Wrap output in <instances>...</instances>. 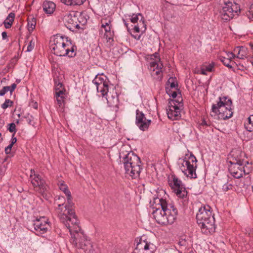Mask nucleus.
Segmentation results:
<instances>
[{
  "label": "nucleus",
  "instance_id": "obj_36",
  "mask_svg": "<svg viewBox=\"0 0 253 253\" xmlns=\"http://www.w3.org/2000/svg\"><path fill=\"white\" fill-rule=\"evenodd\" d=\"M13 102L9 99H6L5 102L1 105V108L3 109H5L8 107H10L12 105Z\"/></svg>",
  "mask_w": 253,
  "mask_h": 253
},
{
  "label": "nucleus",
  "instance_id": "obj_21",
  "mask_svg": "<svg viewBox=\"0 0 253 253\" xmlns=\"http://www.w3.org/2000/svg\"><path fill=\"white\" fill-rule=\"evenodd\" d=\"M78 19L77 23L81 27V25L84 26L87 22L89 17L85 12H79V15L76 14Z\"/></svg>",
  "mask_w": 253,
  "mask_h": 253
},
{
  "label": "nucleus",
  "instance_id": "obj_49",
  "mask_svg": "<svg viewBox=\"0 0 253 253\" xmlns=\"http://www.w3.org/2000/svg\"><path fill=\"white\" fill-rule=\"evenodd\" d=\"M240 52L241 50H239L237 57L240 59H243L244 55L243 54H240Z\"/></svg>",
  "mask_w": 253,
  "mask_h": 253
},
{
  "label": "nucleus",
  "instance_id": "obj_7",
  "mask_svg": "<svg viewBox=\"0 0 253 253\" xmlns=\"http://www.w3.org/2000/svg\"><path fill=\"white\" fill-rule=\"evenodd\" d=\"M197 160L192 153L186 155L184 158H180L178 164L181 171L191 178H197L196 170Z\"/></svg>",
  "mask_w": 253,
  "mask_h": 253
},
{
  "label": "nucleus",
  "instance_id": "obj_48",
  "mask_svg": "<svg viewBox=\"0 0 253 253\" xmlns=\"http://www.w3.org/2000/svg\"><path fill=\"white\" fill-rule=\"evenodd\" d=\"M134 31L137 33H139L140 32V29L138 25H136L134 26Z\"/></svg>",
  "mask_w": 253,
  "mask_h": 253
},
{
  "label": "nucleus",
  "instance_id": "obj_46",
  "mask_svg": "<svg viewBox=\"0 0 253 253\" xmlns=\"http://www.w3.org/2000/svg\"><path fill=\"white\" fill-rule=\"evenodd\" d=\"M170 96L172 98H175L177 96V93L176 91H173L171 93H170Z\"/></svg>",
  "mask_w": 253,
  "mask_h": 253
},
{
  "label": "nucleus",
  "instance_id": "obj_47",
  "mask_svg": "<svg viewBox=\"0 0 253 253\" xmlns=\"http://www.w3.org/2000/svg\"><path fill=\"white\" fill-rule=\"evenodd\" d=\"M166 91L167 93L170 96V93L173 91L171 90L170 88H169L168 87H166Z\"/></svg>",
  "mask_w": 253,
  "mask_h": 253
},
{
  "label": "nucleus",
  "instance_id": "obj_30",
  "mask_svg": "<svg viewBox=\"0 0 253 253\" xmlns=\"http://www.w3.org/2000/svg\"><path fill=\"white\" fill-rule=\"evenodd\" d=\"M92 83L95 85L105 84L108 83L106 77H101L96 76L93 80Z\"/></svg>",
  "mask_w": 253,
  "mask_h": 253
},
{
  "label": "nucleus",
  "instance_id": "obj_45",
  "mask_svg": "<svg viewBox=\"0 0 253 253\" xmlns=\"http://www.w3.org/2000/svg\"><path fill=\"white\" fill-rule=\"evenodd\" d=\"M14 134H13L12 135V139H11V143L10 144H11L12 145H13V144L16 143V141H17V139H16V137H14Z\"/></svg>",
  "mask_w": 253,
  "mask_h": 253
},
{
  "label": "nucleus",
  "instance_id": "obj_56",
  "mask_svg": "<svg viewBox=\"0 0 253 253\" xmlns=\"http://www.w3.org/2000/svg\"><path fill=\"white\" fill-rule=\"evenodd\" d=\"M125 25H126V26H127V23H125Z\"/></svg>",
  "mask_w": 253,
  "mask_h": 253
},
{
  "label": "nucleus",
  "instance_id": "obj_50",
  "mask_svg": "<svg viewBox=\"0 0 253 253\" xmlns=\"http://www.w3.org/2000/svg\"><path fill=\"white\" fill-rule=\"evenodd\" d=\"M1 35L3 39H5L7 37V33L5 32H3L1 34Z\"/></svg>",
  "mask_w": 253,
  "mask_h": 253
},
{
  "label": "nucleus",
  "instance_id": "obj_27",
  "mask_svg": "<svg viewBox=\"0 0 253 253\" xmlns=\"http://www.w3.org/2000/svg\"><path fill=\"white\" fill-rule=\"evenodd\" d=\"M28 21V29L29 32L33 31V30L35 28L36 24V18L34 17L33 16L30 15L27 18Z\"/></svg>",
  "mask_w": 253,
  "mask_h": 253
},
{
  "label": "nucleus",
  "instance_id": "obj_1",
  "mask_svg": "<svg viewBox=\"0 0 253 253\" xmlns=\"http://www.w3.org/2000/svg\"><path fill=\"white\" fill-rule=\"evenodd\" d=\"M65 198L59 196L56 200L58 207L56 212L60 221L69 230L71 234L70 243L76 248L82 249L85 253H100L96 245H92L86 239L72 208L73 203L64 205Z\"/></svg>",
  "mask_w": 253,
  "mask_h": 253
},
{
  "label": "nucleus",
  "instance_id": "obj_53",
  "mask_svg": "<svg viewBox=\"0 0 253 253\" xmlns=\"http://www.w3.org/2000/svg\"><path fill=\"white\" fill-rule=\"evenodd\" d=\"M62 86V84L61 83H58L57 84V89H59V88L60 87H61Z\"/></svg>",
  "mask_w": 253,
  "mask_h": 253
},
{
  "label": "nucleus",
  "instance_id": "obj_16",
  "mask_svg": "<svg viewBox=\"0 0 253 253\" xmlns=\"http://www.w3.org/2000/svg\"><path fill=\"white\" fill-rule=\"evenodd\" d=\"M153 244L141 238L137 244L134 253H153Z\"/></svg>",
  "mask_w": 253,
  "mask_h": 253
},
{
  "label": "nucleus",
  "instance_id": "obj_17",
  "mask_svg": "<svg viewBox=\"0 0 253 253\" xmlns=\"http://www.w3.org/2000/svg\"><path fill=\"white\" fill-rule=\"evenodd\" d=\"M162 63L151 62L149 69L151 71V75L156 79L161 80L162 76Z\"/></svg>",
  "mask_w": 253,
  "mask_h": 253
},
{
  "label": "nucleus",
  "instance_id": "obj_24",
  "mask_svg": "<svg viewBox=\"0 0 253 253\" xmlns=\"http://www.w3.org/2000/svg\"><path fill=\"white\" fill-rule=\"evenodd\" d=\"M214 63L211 62L210 64H204L201 67V74L206 75L207 72H212L214 70Z\"/></svg>",
  "mask_w": 253,
  "mask_h": 253
},
{
  "label": "nucleus",
  "instance_id": "obj_20",
  "mask_svg": "<svg viewBox=\"0 0 253 253\" xmlns=\"http://www.w3.org/2000/svg\"><path fill=\"white\" fill-rule=\"evenodd\" d=\"M42 7L44 11L46 13L50 14L54 12L55 8V4L51 1H44Z\"/></svg>",
  "mask_w": 253,
  "mask_h": 253
},
{
  "label": "nucleus",
  "instance_id": "obj_6",
  "mask_svg": "<svg viewBox=\"0 0 253 253\" xmlns=\"http://www.w3.org/2000/svg\"><path fill=\"white\" fill-rule=\"evenodd\" d=\"M51 47L54 53L57 56H66L72 57L76 55L74 47L71 44L67 43V39H64L62 36L56 35L53 40Z\"/></svg>",
  "mask_w": 253,
  "mask_h": 253
},
{
  "label": "nucleus",
  "instance_id": "obj_52",
  "mask_svg": "<svg viewBox=\"0 0 253 253\" xmlns=\"http://www.w3.org/2000/svg\"><path fill=\"white\" fill-rule=\"evenodd\" d=\"M4 172V170L3 169L0 168V177L3 175Z\"/></svg>",
  "mask_w": 253,
  "mask_h": 253
},
{
  "label": "nucleus",
  "instance_id": "obj_55",
  "mask_svg": "<svg viewBox=\"0 0 253 253\" xmlns=\"http://www.w3.org/2000/svg\"><path fill=\"white\" fill-rule=\"evenodd\" d=\"M2 140V138L1 137V133H0V141H1Z\"/></svg>",
  "mask_w": 253,
  "mask_h": 253
},
{
  "label": "nucleus",
  "instance_id": "obj_33",
  "mask_svg": "<svg viewBox=\"0 0 253 253\" xmlns=\"http://www.w3.org/2000/svg\"><path fill=\"white\" fill-rule=\"evenodd\" d=\"M245 127L249 131H253V114L248 118V123L245 125Z\"/></svg>",
  "mask_w": 253,
  "mask_h": 253
},
{
  "label": "nucleus",
  "instance_id": "obj_34",
  "mask_svg": "<svg viewBox=\"0 0 253 253\" xmlns=\"http://www.w3.org/2000/svg\"><path fill=\"white\" fill-rule=\"evenodd\" d=\"M220 61L223 63V64L226 67L232 68V66L230 65L231 60L229 58H226L223 56L220 57Z\"/></svg>",
  "mask_w": 253,
  "mask_h": 253
},
{
  "label": "nucleus",
  "instance_id": "obj_41",
  "mask_svg": "<svg viewBox=\"0 0 253 253\" xmlns=\"http://www.w3.org/2000/svg\"><path fill=\"white\" fill-rule=\"evenodd\" d=\"M64 94V91L62 90H59L58 91H56L55 95V97H63V94Z\"/></svg>",
  "mask_w": 253,
  "mask_h": 253
},
{
  "label": "nucleus",
  "instance_id": "obj_37",
  "mask_svg": "<svg viewBox=\"0 0 253 253\" xmlns=\"http://www.w3.org/2000/svg\"><path fill=\"white\" fill-rule=\"evenodd\" d=\"M233 188V185L231 184L228 183H225L222 186V190L223 192H227L228 190H232Z\"/></svg>",
  "mask_w": 253,
  "mask_h": 253
},
{
  "label": "nucleus",
  "instance_id": "obj_54",
  "mask_svg": "<svg viewBox=\"0 0 253 253\" xmlns=\"http://www.w3.org/2000/svg\"><path fill=\"white\" fill-rule=\"evenodd\" d=\"M34 108L35 109H37L38 108V104L36 102L35 103V104H34Z\"/></svg>",
  "mask_w": 253,
  "mask_h": 253
},
{
  "label": "nucleus",
  "instance_id": "obj_29",
  "mask_svg": "<svg viewBox=\"0 0 253 253\" xmlns=\"http://www.w3.org/2000/svg\"><path fill=\"white\" fill-rule=\"evenodd\" d=\"M16 84H13L10 86H5L0 90V96H3L6 92L10 91L11 94L16 87Z\"/></svg>",
  "mask_w": 253,
  "mask_h": 253
},
{
  "label": "nucleus",
  "instance_id": "obj_13",
  "mask_svg": "<svg viewBox=\"0 0 253 253\" xmlns=\"http://www.w3.org/2000/svg\"><path fill=\"white\" fill-rule=\"evenodd\" d=\"M79 15V12L76 11H71L66 13L63 17V21L66 27L70 30L74 31L75 30L79 29H83L78 25L77 23L78 19L77 15Z\"/></svg>",
  "mask_w": 253,
  "mask_h": 253
},
{
  "label": "nucleus",
  "instance_id": "obj_4",
  "mask_svg": "<svg viewBox=\"0 0 253 253\" xmlns=\"http://www.w3.org/2000/svg\"><path fill=\"white\" fill-rule=\"evenodd\" d=\"M232 102L226 96L220 97L216 104H213L211 115L219 119L226 120L233 116Z\"/></svg>",
  "mask_w": 253,
  "mask_h": 253
},
{
  "label": "nucleus",
  "instance_id": "obj_8",
  "mask_svg": "<svg viewBox=\"0 0 253 253\" xmlns=\"http://www.w3.org/2000/svg\"><path fill=\"white\" fill-rule=\"evenodd\" d=\"M241 154V152L238 150L232 151L231 155V159L229 162L231 164L229 169L231 174L236 178H240L243 176L245 173L244 168L242 167L244 165V161L238 157V155Z\"/></svg>",
  "mask_w": 253,
  "mask_h": 253
},
{
  "label": "nucleus",
  "instance_id": "obj_26",
  "mask_svg": "<svg viewBox=\"0 0 253 253\" xmlns=\"http://www.w3.org/2000/svg\"><path fill=\"white\" fill-rule=\"evenodd\" d=\"M97 92H100L103 97L105 96L109 92L108 83L105 84L95 85Z\"/></svg>",
  "mask_w": 253,
  "mask_h": 253
},
{
  "label": "nucleus",
  "instance_id": "obj_42",
  "mask_svg": "<svg viewBox=\"0 0 253 253\" xmlns=\"http://www.w3.org/2000/svg\"><path fill=\"white\" fill-rule=\"evenodd\" d=\"M200 125L206 127L210 126V123L208 121H206L205 119H202V122Z\"/></svg>",
  "mask_w": 253,
  "mask_h": 253
},
{
  "label": "nucleus",
  "instance_id": "obj_58",
  "mask_svg": "<svg viewBox=\"0 0 253 253\" xmlns=\"http://www.w3.org/2000/svg\"><path fill=\"white\" fill-rule=\"evenodd\" d=\"M252 47L253 48V45H252Z\"/></svg>",
  "mask_w": 253,
  "mask_h": 253
},
{
  "label": "nucleus",
  "instance_id": "obj_39",
  "mask_svg": "<svg viewBox=\"0 0 253 253\" xmlns=\"http://www.w3.org/2000/svg\"><path fill=\"white\" fill-rule=\"evenodd\" d=\"M9 127L8 128V130L10 132H14V133L16 132V126L14 123H10L8 125Z\"/></svg>",
  "mask_w": 253,
  "mask_h": 253
},
{
  "label": "nucleus",
  "instance_id": "obj_14",
  "mask_svg": "<svg viewBox=\"0 0 253 253\" xmlns=\"http://www.w3.org/2000/svg\"><path fill=\"white\" fill-rule=\"evenodd\" d=\"M33 225L36 234L41 236L47 232L50 226L48 219L44 216L36 218L33 221Z\"/></svg>",
  "mask_w": 253,
  "mask_h": 253
},
{
  "label": "nucleus",
  "instance_id": "obj_51",
  "mask_svg": "<svg viewBox=\"0 0 253 253\" xmlns=\"http://www.w3.org/2000/svg\"><path fill=\"white\" fill-rule=\"evenodd\" d=\"M32 116H31V117H30V118L28 117V118H27V122L28 123V124H30V125H31V124H32V122L33 121H32Z\"/></svg>",
  "mask_w": 253,
  "mask_h": 253
},
{
  "label": "nucleus",
  "instance_id": "obj_38",
  "mask_svg": "<svg viewBox=\"0 0 253 253\" xmlns=\"http://www.w3.org/2000/svg\"><path fill=\"white\" fill-rule=\"evenodd\" d=\"M151 59H155V60L153 62H157L158 63H162L160 56L159 54L157 52H155L154 54L151 55Z\"/></svg>",
  "mask_w": 253,
  "mask_h": 253
},
{
  "label": "nucleus",
  "instance_id": "obj_23",
  "mask_svg": "<svg viewBox=\"0 0 253 253\" xmlns=\"http://www.w3.org/2000/svg\"><path fill=\"white\" fill-rule=\"evenodd\" d=\"M139 15L141 17V19L139 21V23H142L143 27L144 28V30L145 31L146 29V24L145 23L143 16L140 13H138V14H133L131 16V18H130V21L132 23H133L137 22L139 19Z\"/></svg>",
  "mask_w": 253,
  "mask_h": 253
},
{
  "label": "nucleus",
  "instance_id": "obj_40",
  "mask_svg": "<svg viewBox=\"0 0 253 253\" xmlns=\"http://www.w3.org/2000/svg\"><path fill=\"white\" fill-rule=\"evenodd\" d=\"M34 46H35V42H33L32 40H31L30 42L28 45L27 49L26 51H28V52L32 51V49L34 48Z\"/></svg>",
  "mask_w": 253,
  "mask_h": 253
},
{
  "label": "nucleus",
  "instance_id": "obj_2",
  "mask_svg": "<svg viewBox=\"0 0 253 253\" xmlns=\"http://www.w3.org/2000/svg\"><path fill=\"white\" fill-rule=\"evenodd\" d=\"M155 202L158 203L160 207L156 208L153 211V216L160 224L166 225L174 223L176 219L178 211L172 203H169L162 198H156Z\"/></svg>",
  "mask_w": 253,
  "mask_h": 253
},
{
  "label": "nucleus",
  "instance_id": "obj_32",
  "mask_svg": "<svg viewBox=\"0 0 253 253\" xmlns=\"http://www.w3.org/2000/svg\"><path fill=\"white\" fill-rule=\"evenodd\" d=\"M112 18L107 17L104 18H102L101 20V27H112L111 23H112Z\"/></svg>",
  "mask_w": 253,
  "mask_h": 253
},
{
  "label": "nucleus",
  "instance_id": "obj_12",
  "mask_svg": "<svg viewBox=\"0 0 253 253\" xmlns=\"http://www.w3.org/2000/svg\"><path fill=\"white\" fill-rule=\"evenodd\" d=\"M30 178L36 191L42 194L47 190V185L44 179L40 174L36 173L34 169H31Z\"/></svg>",
  "mask_w": 253,
  "mask_h": 253
},
{
  "label": "nucleus",
  "instance_id": "obj_3",
  "mask_svg": "<svg viewBox=\"0 0 253 253\" xmlns=\"http://www.w3.org/2000/svg\"><path fill=\"white\" fill-rule=\"evenodd\" d=\"M208 206L201 207L196 214L197 223L200 226L202 231L205 234L214 231V218Z\"/></svg>",
  "mask_w": 253,
  "mask_h": 253
},
{
  "label": "nucleus",
  "instance_id": "obj_35",
  "mask_svg": "<svg viewBox=\"0 0 253 253\" xmlns=\"http://www.w3.org/2000/svg\"><path fill=\"white\" fill-rule=\"evenodd\" d=\"M57 104L60 108H63L64 106V100L63 97H55Z\"/></svg>",
  "mask_w": 253,
  "mask_h": 253
},
{
  "label": "nucleus",
  "instance_id": "obj_9",
  "mask_svg": "<svg viewBox=\"0 0 253 253\" xmlns=\"http://www.w3.org/2000/svg\"><path fill=\"white\" fill-rule=\"evenodd\" d=\"M240 8L236 3L233 4L230 1L225 2L224 5L220 11L221 19L224 21H229L235 14H238Z\"/></svg>",
  "mask_w": 253,
  "mask_h": 253
},
{
  "label": "nucleus",
  "instance_id": "obj_18",
  "mask_svg": "<svg viewBox=\"0 0 253 253\" xmlns=\"http://www.w3.org/2000/svg\"><path fill=\"white\" fill-rule=\"evenodd\" d=\"M107 103L110 107H118L119 103L118 94L115 88H113L105 95Z\"/></svg>",
  "mask_w": 253,
  "mask_h": 253
},
{
  "label": "nucleus",
  "instance_id": "obj_31",
  "mask_svg": "<svg viewBox=\"0 0 253 253\" xmlns=\"http://www.w3.org/2000/svg\"><path fill=\"white\" fill-rule=\"evenodd\" d=\"M167 85H169L170 88H175L177 89L178 84L175 77H170L169 79Z\"/></svg>",
  "mask_w": 253,
  "mask_h": 253
},
{
  "label": "nucleus",
  "instance_id": "obj_28",
  "mask_svg": "<svg viewBox=\"0 0 253 253\" xmlns=\"http://www.w3.org/2000/svg\"><path fill=\"white\" fill-rule=\"evenodd\" d=\"M86 0H61V2L67 5L75 6L81 5L84 3Z\"/></svg>",
  "mask_w": 253,
  "mask_h": 253
},
{
  "label": "nucleus",
  "instance_id": "obj_15",
  "mask_svg": "<svg viewBox=\"0 0 253 253\" xmlns=\"http://www.w3.org/2000/svg\"><path fill=\"white\" fill-rule=\"evenodd\" d=\"M151 121L147 119L144 114L142 112L137 110L136 111V124L139 128L143 131L147 130L150 125L151 124Z\"/></svg>",
  "mask_w": 253,
  "mask_h": 253
},
{
  "label": "nucleus",
  "instance_id": "obj_57",
  "mask_svg": "<svg viewBox=\"0 0 253 253\" xmlns=\"http://www.w3.org/2000/svg\"><path fill=\"white\" fill-rule=\"evenodd\" d=\"M252 190H253V186H252Z\"/></svg>",
  "mask_w": 253,
  "mask_h": 253
},
{
  "label": "nucleus",
  "instance_id": "obj_22",
  "mask_svg": "<svg viewBox=\"0 0 253 253\" xmlns=\"http://www.w3.org/2000/svg\"><path fill=\"white\" fill-rule=\"evenodd\" d=\"M58 185L60 190L62 191L66 195L67 202L70 205L71 204L72 196L71 192L68 188V186L64 184V182H60Z\"/></svg>",
  "mask_w": 253,
  "mask_h": 253
},
{
  "label": "nucleus",
  "instance_id": "obj_19",
  "mask_svg": "<svg viewBox=\"0 0 253 253\" xmlns=\"http://www.w3.org/2000/svg\"><path fill=\"white\" fill-rule=\"evenodd\" d=\"M101 28L103 29L105 31L104 38L106 39L107 42L108 43L109 45H112L114 42L113 38L114 33V31L111 30V27H104Z\"/></svg>",
  "mask_w": 253,
  "mask_h": 253
},
{
  "label": "nucleus",
  "instance_id": "obj_25",
  "mask_svg": "<svg viewBox=\"0 0 253 253\" xmlns=\"http://www.w3.org/2000/svg\"><path fill=\"white\" fill-rule=\"evenodd\" d=\"M14 17L15 14L14 13L11 12L8 14L3 22V24L5 28L8 29L11 27L14 21Z\"/></svg>",
  "mask_w": 253,
  "mask_h": 253
},
{
  "label": "nucleus",
  "instance_id": "obj_5",
  "mask_svg": "<svg viewBox=\"0 0 253 253\" xmlns=\"http://www.w3.org/2000/svg\"><path fill=\"white\" fill-rule=\"evenodd\" d=\"M124 168L126 174L132 179L139 176L141 170V161L139 157L133 152L128 153L123 158Z\"/></svg>",
  "mask_w": 253,
  "mask_h": 253
},
{
  "label": "nucleus",
  "instance_id": "obj_44",
  "mask_svg": "<svg viewBox=\"0 0 253 253\" xmlns=\"http://www.w3.org/2000/svg\"><path fill=\"white\" fill-rule=\"evenodd\" d=\"M227 58H229L231 60V59H234L236 57L235 55L233 52H229L227 54Z\"/></svg>",
  "mask_w": 253,
  "mask_h": 253
},
{
  "label": "nucleus",
  "instance_id": "obj_10",
  "mask_svg": "<svg viewBox=\"0 0 253 253\" xmlns=\"http://www.w3.org/2000/svg\"><path fill=\"white\" fill-rule=\"evenodd\" d=\"M182 98L178 96L177 100L169 102V105L167 109V115L169 119L174 120L180 118V107L183 105Z\"/></svg>",
  "mask_w": 253,
  "mask_h": 253
},
{
  "label": "nucleus",
  "instance_id": "obj_43",
  "mask_svg": "<svg viewBox=\"0 0 253 253\" xmlns=\"http://www.w3.org/2000/svg\"><path fill=\"white\" fill-rule=\"evenodd\" d=\"M13 146L11 144H9L7 147L5 148V152L6 154H9L11 150V148Z\"/></svg>",
  "mask_w": 253,
  "mask_h": 253
},
{
  "label": "nucleus",
  "instance_id": "obj_11",
  "mask_svg": "<svg viewBox=\"0 0 253 253\" xmlns=\"http://www.w3.org/2000/svg\"><path fill=\"white\" fill-rule=\"evenodd\" d=\"M169 184L178 197L183 198L187 196V192L181 181L175 175H171L169 177Z\"/></svg>",
  "mask_w": 253,
  "mask_h": 253
}]
</instances>
